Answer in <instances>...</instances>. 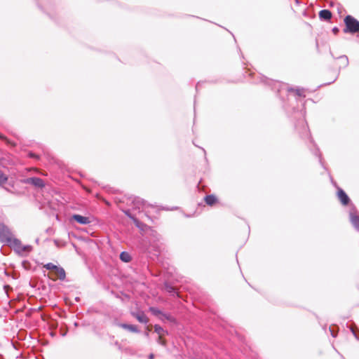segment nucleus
I'll return each instance as SVG.
<instances>
[{
	"mask_svg": "<svg viewBox=\"0 0 359 359\" xmlns=\"http://www.w3.org/2000/svg\"><path fill=\"white\" fill-rule=\"evenodd\" d=\"M346 25L344 32L345 33H356L359 32V21L351 15H347L344 18Z\"/></svg>",
	"mask_w": 359,
	"mask_h": 359,
	"instance_id": "nucleus-1",
	"label": "nucleus"
},
{
	"mask_svg": "<svg viewBox=\"0 0 359 359\" xmlns=\"http://www.w3.org/2000/svg\"><path fill=\"white\" fill-rule=\"evenodd\" d=\"M8 245L13 248V250L20 255H22L25 252H29L32 250V247L30 245H23L21 241L15 237L8 243Z\"/></svg>",
	"mask_w": 359,
	"mask_h": 359,
	"instance_id": "nucleus-2",
	"label": "nucleus"
},
{
	"mask_svg": "<svg viewBox=\"0 0 359 359\" xmlns=\"http://www.w3.org/2000/svg\"><path fill=\"white\" fill-rule=\"evenodd\" d=\"M14 238L8 227L0 223V241L8 244Z\"/></svg>",
	"mask_w": 359,
	"mask_h": 359,
	"instance_id": "nucleus-3",
	"label": "nucleus"
},
{
	"mask_svg": "<svg viewBox=\"0 0 359 359\" xmlns=\"http://www.w3.org/2000/svg\"><path fill=\"white\" fill-rule=\"evenodd\" d=\"M26 182L38 188H43L45 186L43 180L36 177L27 178Z\"/></svg>",
	"mask_w": 359,
	"mask_h": 359,
	"instance_id": "nucleus-4",
	"label": "nucleus"
},
{
	"mask_svg": "<svg viewBox=\"0 0 359 359\" xmlns=\"http://www.w3.org/2000/svg\"><path fill=\"white\" fill-rule=\"evenodd\" d=\"M72 219L81 224H89L91 222V220L89 217L76 214L73 215L72 216Z\"/></svg>",
	"mask_w": 359,
	"mask_h": 359,
	"instance_id": "nucleus-5",
	"label": "nucleus"
},
{
	"mask_svg": "<svg viewBox=\"0 0 359 359\" xmlns=\"http://www.w3.org/2000/svg\"><path fill=\"white\" fill-rule=\"evenodd\" d=\"M338 198L343 205H347L349 203V198L347 194L341 189H339L337 191Z\"/></svg>",
	"mask_w": 359,
	"mask_h": 359,
	"instance_id": "nucleus-6",
	"label": "nucleus"
},
{
	"mask_svg": "<svg viewBox=\"0 0 359 359\" xmlns=\"http://www.w3.org/2000/svg\"><path fill=\"white\" fill-rule=\"evenodd\" d=\"M119 327H121L125 330H127L131 332H136V333L140 332V330L137 329V326L134 325L121 323V324H119Z\"/></svg>",
	"mask_w": 359,
	"mask_h": 359,
	"instance_id": "nucleus-7",
	"label": "nucleus"
},
{
	"mask_svg": "<svg viewBox=\"0 0 359 359\" xmlns=\"http://www.w3.org/2000/svg\"><path fill=\"white\" fill-rule=\"evenodd\" d=\"M319 17L322 20H329L332 18V13L327 9H324L320 11Z\"/></svg>",
	"mask_w": 359,
	"mask_h": 359,
	"instance_id": "nucleus-8",
	"label": "nucleus"
},
{
	"mask_svg": "<svg viewBox=\"0 0 359 359\" xmlns=\"http://www.w3.org/2000/svg\"><path fill=\"white\" fill-rule=\"evenodd\" d=\"M133 316L137 318V320L142 323L147 324L148 323V318L143 312H139L137 313H134Z\"/></svg>",
	"mask_w": 359,
	"mask_h": 359,
	"instance_id": "nucleus-9",
	"label": "nucleus"
},
{
	"mask_svg": "<svg viewBox=\"0 0 359 359\" xmlns=\"http://www.w3.org/2000/svg\"><path fill=\"white\" fill-rule=\"evenodd\" d=\"M350 219L351 222L354 226V227L359 230V217L356 215H354L353 213H350Z\"/></svg>",
	"mask_w": 359,
	"mask_h": 359,
	"instance_id": "nucleus-10",
	"label": "nucleus"
},
{
	"mask_svg": "<svg viewBox=\"0 0 359 359\" xmlns=\"http://www.w3.org/2000/svg\"><path fill=\"white\" fill-rule=\"evenodd\" d=\"M55 273L58 276V278L64 280L66 278L65 271L62 267L58 266L55 271Z\"/></svg>",
	"mask_w": 359,
	"mask_h": 359,
	"instance_id": "nucleus-11",
	"label": "nucleus"
},
{
	"mask_svg": "<svg viewBox=\"0 0 359 359\" xmlns=\"http://www.w3.org/2000/svg\"><path fill=\"white\" fill-rule=\"evenodd\" d=\"M120 259L124 262H129L131 260V256L128 252L124 251L121 253Z\"/></svg>",
	"mask_w": 359,
	"mask_h": 359,
	"instance_id": "nucleus-12",
	"label": "nucleus"
},
{
	"mask_svg": "<svg viewBox=\"0 0 359 359\" xmlns=\"http://www.w3.org/2000/svg\"><path fill=\"white\" fill-rule=\"evenodd\" d=\"M217 201V198L213 195L206 196L205 198V203L209 205H212Z\"/></svg>",
	"mask_w": 359,
	"mask_h": 359,
	"instance_id": "nucleus-13",
	"label": "nucleus"
},
{
	"mask_svg": "<svg viewBox=\"0 0 359 359\" xmlns=\"http://www.w3.org/2000/svg\"><path fill=\"white\" fill-rule=\"evenodd\" d=\"M290 91H294L295 93L299 97H305V90L302 88H297L296 89L290 88Z\"/></svg>",
	"mask_w": 359,
	"mask_h": 359,
	"instance_id": "nucleus-14",
	"label": "nucleus"
},
{
	"mask_svg": "<svg viewBox=\"0 0 359 359\" xmlns=\"http://www.w3.org/2000/svg\"><path fill=\"white\" fill-rule=\"evenodd\" d=\"M43 267L45 269H46L47 270H55V271L58 266L55 265L53 263L49 262V263H47L46 264H45L43 266Z\"/></svg>",
	"mask_w": 359,
	"mask_h": 359,
	"instance_id": "nucleus-15",
	"label": "nucleus"
},
{
	"mask_svg": "<svg viewBox=\"0 0 359 359\" xmlns=\"http://www.w3.org/2000/svg\"><path fill=\"white\" fill-rule=\"evenodd\" d=\"M7 180V177L1 171H0V185H2L4 183H6Z\"/></svg>",
	"mask_w": 359,
	"mask_h": 359,
	"instance_id": "nucleus-16",
	"label": "nucleus"
},
{
	"mask_svg": "<svg viewBox=\"0 0 359 359\" xmlns=\"http://www.w3.org/2000/svg\"><path fill=\"white\" fill-rule=\"evenodd\" d=\"M155 332H157L158 334H161L162 332L163 331V329L160 326L156 325L154 327Z\"/></svg>",
	"mask_w": 359,
	"mask_h": 359,
	"instance_id": "nucleus-17",
	"label": "nucleus"
},
{
	"mask_svg": "<svg viewBox=\"0 0 359 359\" xmlns=\"http://www.w3.org/2000/svg\"><path fill=\"white\" fill-rule=\"evenodd\" d=\"M339 59L344 61L345 66H346L348 65V57L346 55L341 56L339 57Z\"/></svg>",
	"mask_w": 359,
	"mask_h": 359,
	"instance_id": "nucleus-18",
	"label": "nucleus"
},
{
	"mask_svg": "<svg viewBox=\"0 0 359 359\" xmlns=\"http://www.w3.org/2000/svg\"><path fill=\"white\" fill-rule=\"evenodd\" d=\"M150 310L151 311V312L155 314V315H158L159 313H161V311L158 309H156V308H150Z\"/></svg>",
	"mask_w": 359,
	"mask_h": 359,
	"instance_id": "nucleus-19",
	"label": "nucleus"
},
{
	"mask_svg": "<svg viewBox=\"0 0 359 359\" xmlns=\"http://www.w3.org/2000/svg\"><path fill=\"white\" fill-rule=\"evenodd\" d=\"M136 203L137 204H141L142 205V208H143L145 205V203L140 199H137L136 201H135Z\"/></svg>",
	"mask_w": 359,
	"mask_h": 359,
	"instance_id": "nucleus-20",
	"label": "nucleus"
},
{
	"mask_svg": "<svg viewBox=\"0 0 359 359\" xmlns=\"http://www.w3.org/2000/svg\"><path fill=\"white\" fill-rule=\"evenodd\" d=\"M332 32H333L334 34H337V33H338V32H339V29H338L337 27H334L332 29Z\"/></svg>",
	"mask_w": 359,
	"mask_h": 359,
	"instance_id": "nucleus-21",
	"label": "nucleus"
},
{
	"mask_svg": "<svg viewBox=\"0 0 359 359\" xmlns=\"http://www.w3.org/2000/svg\"><path fill=\"white\" fill-rule=\"evenodd\" d=\"M154 355L153 353H151L149 355V359H154Z\"/></svg>",
	"mask_w": 359,
	"mask_h": 359,
	"instance_id": "nucleus-22",
	"label": "nucleus"
},
{
	"mask_svg": "<svg viewBox=\"0 0 359 359\" xmlns=\"http://www.w3.org/2000/svg\"><path fill=\"white\" fill-rule=\"evenodd\" d=\"M29 156H30L31 157H36V158H37V157H38L36 155H35V154H32V153H30V154H29Z\"/></svg>",
	"mask_w": 359,
	"mask_h": 359,
	"instance_id": "nucleus-23",
	"label": "nucleus"
},
{
	"mask_svg": "<svg viewBox=\"0 0 359 359\" xmlns=\"http://www.w3.org/2000/svg\"><path fill=\"white\" fill-rule=\"evenodd\" d=\"M126 214L129 217H131V218H132L131 215H129L128 211L126 212Z\"/></svg>",
	"mask_w": 359,
	"mask_h": 359,
	"instance_id": "nucleus-24",
	"label": "nucleus"
},
{
	"mask_svg": "<svg viewBox=\"0 0 359 359\" xmlns=\"http://www.w3.org/2000/svg\"><path fill=\"white\" fill-rule=\"evenodd\" d=\"M330 331H331V334H332V337H335V335L334 334L333 331H332L331 330H330Z\"/></svg>",
	"mask_w": 359,
	"mask_h": 359,
	"instance_id": "nucleus-25",
	"label": "nucleus"
}]
</instances>
